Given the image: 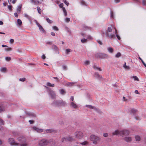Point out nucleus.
Here are the masks:
<instances>
[{
    "label": "nucleus",
    "instance_id": "1",
    "mask_svg": "<svg viewBox=\"0 0 146 146\" xmlns=\"http://www.w3.org/2000/svg\"><path fill=\"white\" fill-rule=\"evenodd\" d=\"M52 104L53 106L57 107L65 106L67 105L66 102L62 100H55L52 103Z\"/></svg>",
    "mask_w": 146,
    "mask_h": 146
},
{
    "label": "nucleus",
    "instance_id": "2",
    "mask_svg": "<svg viewBox=\"0 0 146 146\" xmlns=\"http://www.w3.org/2000/svg\"><path fill=\"white\" fill-rule=\"evenodd\" d=\"M90 139L95 145L97 144L101 140V138L100 137L93 135L90 136Z\"/></svg>",
    "mask_w": 146,
    "mask_h": 146
},
{
    "label": "nucleus",
    "instance_id": "3",
    "mask_svg": "<svg viewBox=\"0 0 146 146\" xmlns=\"http://www.w3.org/2000/svg\"><path fill=\"white\" fill-rule=\"evenodd\" d=\"M112 31V27L110 26L107 29L106 31L105 35L106 36L111 39L115 38V35L114 34H111L109 35L108 32H111Z\"/></svg>",
    "mask_w": 146,
    "mask_h": 146
},
{
    "label": "nucleus",
    "instance_id": "4",
    "mask_svg": "<svg viewBox=\"0 0 146 146\" xmlns=\"http://www.w3.org/2000/svg\"><path fill=\"white\" fill-rule=\"evenodd\" d=\"M95 56L97 58L104 59L107 58L108 55L107 54L104 53H98L95 54Z\"/></svg>",
    "mask_w": 146,
    "mask_h": 146
},
{
    "label": "nucleus",
    "instance_id": "5",
    "mask_svg": "<svg viewBox=\"0 0 146 146\" xmlns=\"http://www.w3.org/2000/svg\"><path fill=\"white\" fill-rule=\"evenodd\" d=\"M83 134L80 131H77L74 133V136L75 138L78 139H82L83 137Z\"/></svg>",
    "mask_w": 146,
    "mask_h": 146
},
{
    "label": "nucleus",
    "instance_id": "6",
    "mask_svg": "<svg viewBox=\"0 0 146 146\" xmlns=\"http://www.w3.org/2000/svg\"><path fill=\"white\" fill-rule=\"evenodd\" d=\"M48 144V140L47 139H42L40 141L38 145L40 146H44L47 145Z\"/></svg>",
    "mask_w": 146,
    "mask_h": 146
},
{
    "label": "nucleus",
    "instance_id": "7",
    "mask_svg": "<svg viewBox=\"0 0 146 146\" xmlns=\"http://www.w3.org/2000/svg\"><path fill=\"white\" fill-rule=\"evenodd\" d=\"M8 142L11 145H18L19 143H16L14 139L13 138H9L8 139Z\"/></svg>",
    "mask_w": 146,
    "mask_h": 146
},
{
    "label": "nucleus",
    "instance_id": "8",
    "mask_svg": "<svg viewBox=\"0 0 146 146\" xmlns=\"http://www.w3.org/2000/svg\"><path fill=\"white\" fill-rule=\"evenodd\" d=\"M129 132L128 130H124L120 131L121 135V136H127L129 134Z\"/></svg>",
    "mask_w": 146,
    "mask_h": 146
},
{
    "label": "nucleus",
    "instance_id": "9",
    "mask_svg": "<svg viewBox=\"0 0 146 146\" xmlns=\"http://www.w3.org/2000/svg\"><path fill=\"white\" fill-rule=\"evenodd\" d=\"M49 93L50 96L51 98L54 99L56 97V94L54 93V92L51 90H50L49 91Z\"/></svg>",
    "mask_w": 146,
    "mask_h": 146
},
{
    "label": "nucleus",
    "instance_id": "10",
    "mask_svg": "<svg viewBox=\"0 0 146 146\" xmlns=\"http://www.w3.org/2000/svg\"><path fill=\"white\" fill-rule=\"evenodd\" d=\"M52 49H53L56 52H57L58 54L59 53V52L58 51V48L56 45L54 44L52 45Z\"/></svg>",
    "mask_w": 146,
    "mask_h": 146
},
{
    "label": "nucleus",
    "instance_id": "11",
    "mask_svg": "<svg viewBox=\"0 0 146 146\" xmlns=\"http://www.w3.org/2000/svg\"><path fill=\"white\" fill-rule=\"evenodd\" d=\"M32 3L35 5H38L42 3V2L37 0H31Z\"/></svg>",
    "mask_w": 146,
    "mask_h": 146
},
{
    "label": "nucleus",
    "instance_id": "12",
    "mask_svg": "<svg viewBox=\"0 0 146 146\" xmlns=\"http://www.w3.org/2000/svg\"><path fill=\"white\" fill-rule=\"evenodd\" d=\"M86 106L89 108L90 109H94L96 111H98L99 110V109L91 105H86Z\"/></svg>",
    "mask_w": 146,
    "mask_h": 146
},
{
    "label": "nucleus",
    "instance_id": "13",
    "mask_svg": "<svg viewBox=\"0 0 146 146\" xmlns=\"http://www.w3.org/2000/svg\"><path fill=\"white\" fill-rule=\"evenodd\" d=\"M33 129L34 130L38 132H42L43 131L42 129H39L35 126H34L33 127Z\"/></svg>",
    "mask_w": 146,
    "mask_h": 146
},
{
    "label": "nucleus",
    "instance_id": "14",
    "mask_svg": "<svg viewBox=\"0 0 146 146\" xmlns=\"http://www.w3.org/2000/svg\"><path fill=\"white\" fill-rule=\"evenodd\" d=\"M22 7V4H21L17 7V11L18 13H21Z\"/></svg>",
    "mask_w": 146,
    "mask_h": 146
},
{
    "label": "nucleus",
    "instance_id": "15",
    "mask_svg": "<svg viewBox=\"0 0 146 146\" xmlns=\"http://www.w3.org/2000/svg\"><path fill=\"white\" fill-rule=\"evenodd\" d=\"M70 105L72 108H76L78 107V105L73 102L70 103Z\"/></svg>",
    "mask_w": 146,
    "mask_h": 146
},
{
    "label": "nucleus",
    "instance_id": "16",
    "mask_svg": "<svg viewBox=\"0 0 146 146\" xmlns=\"http://www.w3.org/2000/svg\"><path fill=\"white\" fill-rule=\"evenodd\" d=\"M124 140L127 142H129L132 141V139L131 137H124Z\"/></svg>",
    "mask_w": 146,
    "mask_h": 146
},
{
    "label": "nucleus",
    "instance_id": "17",
    "mask_svg": "<svg viewBox=\"0 0 146 146\" xmlns=\"http://www.w3.org/2000/svg\"><path fill=\"white\" fill-rule=\"evenodd\" d=\"M138 111L137 110L134 109H132L130 111L131 114H133V115H135V113L137 112Z\"/></svg>",
    "mask_w": 146,
    "mask_h": 146
},
{
    "label": "nucleus",
    "instance_id": "18",
    "mask_svg": "<svg viewBox=\"0 0 146 146\" xmlns=\"http://www.w3.org/2000/svg\"><path fill=\"white\" fill-rule=\"evenodd\" d=\"M94 76L98 79H100L102 78V77L98 73L96 72L94 74Z\"/></svg>",
    "mask_w": 146,
    "mask_h": 146
},
{
    "label": "nucleus",
    "instance_id": "19",
    "mask_svg": "<svg viewBox=\"0 0 146 146\" xmlns=\"http://www.w3.org/2000/svg\"><path fill=\"white\" fill-rule=\"evenodd\" d=\"M48 143H49L51 145L54 144L56 143V142L53 139H50L48 140Z\"/></svg>",
    "mask_w": 146,
    "mask_h": 146
},
{
    "label": "nucleus",
    "instance_id": "20",
    "mask_svg": "<svg viewBox=\"0 0 146 146\" xmlns=\"http://www.w3.org/2000/svg\"><path fill=\"white\" fill-rule=\"evenodd\" d=\"M112 134L113 135H121L120 131L117 130H116L114 132H113Z\"/></svg>",
    "mask_w": 146,
    "mask_h": 146
},
{
    "label": "nucleus",
    "instance_id": "21",
    "mask_svg": "<svg viewBox=\"0 0 146 146\" xmlns=\"http://www.w3.org/2000/svg\"><path fill=\"white\" fill-rule=\"evenodd\" d=\"M38 27H39V29L40 31H41L43 33H45V30L40 25L38 26Z\"/></svg>",
    "mask_w": 146,
    "mask_h": 146
},
{
    "label": "nucleus",
    "instance_id": "22",
    "mask_svg": "<svg viewBox=\"0 0 146 146\" xmlns=\"http://www.w3.org/2000/svg\"><path fill=\"white\" fill-rule=\"evenodd\" d=\"M76 83V82H68L66 84L67 86H73L74 84Z\"/></svg>",
    "mask_w": 146,
    "mask_h": 146
},
{
    "label": "nucleus",
    "instance_id": "23",
    "mask_svg": "<svg viewBox=\"0 0 146 146\" xmlns=\"http://www.w3.org/2000/svg\"><path fill=\"white\" fill-rule=\"evenodd\" d=\"M46 132L47 133H52V132H56V131L53 129H46Z\"/></svg>",
    "mask_w": 146,
    "mask_h": 146
},
{
    "label": "nucleus",
    "instance_id": "24",
    "mask_svg": "<svg viewBox=\"0 0 146 146\" xmlns=\"http://www.w3.org/2000/svg\"><path fill=\"white\" fill-rule=\"evenodd\" d=\"M47 85L48 86L51 87H54V84H51L49 82H48L47 83Z\"/></svg>",
    "mask_w": 146,
    "mask_h": 146
},
{
    "label": "nucleus",
    "instance_id": "25",
    "mask_svg": "<svg viewBox=\"0 0 146 146\" xmlns=\"http://www.w3.org/2000/svg\"><path fill=\"white\" fill-rule=\"evenodd\" d=\"M123 67L125 69L127 70H129L130 69V67L126 65V62H125L123 65Z\"/></svg>",
    "mask_w": 146,
    "mask_h": 146
},
{
    "label": "nucleus",
    "instance_id": "26",
    "mask_svg": "<svg viewBox=\"0 0 146 146\" xmlns=\"http://www.w3.org/2000/svg\"><path fill=\"white\" fill-rule=\"evenodd\" d=\"M46 20L49 23L51 24L53 23V21L51 20L49 18L46 17Z\"/></svg>",
    "mask_w": 146,
    "mask_h": 146
},
{
    "label": "nucleus",
    "instance_id": "27",
    "mask_svg": "<svg viewBox=\"0 0 146 146\" xmlns=\"http://www.w3.org/2000/svg\"><path fill=\"white\" fill-rule=\"evenodd\" d=\"M93 67L95 69H96L97 70H99L100 71H101L102 70L100 68L97 67L95 65H94L93 66Z\"/></svg>",
    "mask_w": 146,
    "mask_h": 146
},
{
    "label": "nucleus",
    "instance_id": "28",
    "mask_svg": "<svg viewBox=\"0 0 146 146\" xmlns=\"http://www.w3.org/2000/svg\"><path fill=\"white\" fill-rule=\"evenodd\" d=\"M108 51L110 53H112L113 52V49L111 47H108Z\"/></svg>",
    "mask_w": 146,
    "mask_h": 146
},
{
    "label": "nucleus",
    "instance_id": "29",
    "mask_svg": "<svg viewBox=\"0 0 146 146\" xmlns=\"http://www.w3.org/2000/svg\"><path fill=\"white\" fill-rule=\"evenodd\" d=\"M135 138L136 141H139L140 140V137L138 135L135 136Z\"/></svg>",
    "mask_w": 146,
    "mask_h": 146
},
{
    "label": "nucleus",
    "instance_id": "30",
    "mask_svg": "<svg viewBox=\"0 0 146 146\" xmlns=\"http://www.w3.org/2000/svg\"><path fill=\"white\" fill-rule=\"evenodd\" d=\"M17 23L18 24L19 26L21 25L22 24V21H21V20L20 19H17Z\"/></svg>",
    "mask_w": 146,
    "mask_h": 146
},
{
    "label": "nucleus",
    "instance_id": "31",
    "mask_svg": "<svg viewBox=\"0 0 146 146\" xmlns=\"http://www.w3.org/2000/svg\"><path fill=\"white\" fill-rule=\"evenodd\" d=\"M60 92L61 94L62 95H64L65 94L66 92L63 89H61L60 90Z\"/></svg>",
    "mask_w": 146,
    "mask_h": 146
},
{
    "label": "nucleus",
    "instance_id": "32",
    "mask_svg": "<svg viewBox=\"0 0 146 146\" xmlns=\"http://www.w3.org/2000/svg\"><path fill=\"white\" fill-rule=\"evenodd\" d=\"M66 141L67 140H68V141H71L73 140V139L72 138L70 137V136H68L66 138Z\"/></svg>",
    "mask_w": 146,
    "mask_h": 146
},
{
    "label": "nucleus",
    "instance_id": "33",
    "mask_svg": "<svg viewBox=\"0 0 146 146\" xmlns=\"http://www.w3.org/2000/svg\"><path fill=\"white\" fill-rule=\"evenodd\" d=\"M87 41V40L85 38H82L81 40V42L82 43L86 42Z\"/></svg>",
    "mask_w": 146,
    "mask_h": 146
},
{
    "label": "nucleus",
    "instance_id": "34",
    "mask_svg": "<svg viewBox=\"0 0 146 146\" xmlns=\"http://www.w3.org/2000/svg\"><path fill=\"white\" fill-rule=\"evenodd\" d=\"M37 9L38 11V12L40 14L41 13L42 11L40 7H37Z\"/></svg>",
    "mask_w": 146,
    "mask_h": 146
},
{
    "label": "nucleus",
    "instance_id": "35",
    "mask_svg": "<svg viewBox=\"0 0 146 146\" xmlns=\"http://www.w3.org/2000/svg\"><path fill=\"white\" fill-rule=\"evenodd\" d=\"M5 50L7 51H10L12 50V48L10 47L6 48H5Z\"/></svg>",
    "mask_w": 146,
    "mask_h": 146
},
{
    "label": "nucleus",
    "instance_id": "36",
    "mask_svg": "<svg viewBox=\"0 0 146 146\" xmlns=\"http://www.w3.org/2000/svg\"><path fill=\"white\" fill-rule=\"evenodd\" d=\"M121 54L119 52H118L116 55H115V57L116 58H118L120 57L121 56Z\"/></svg>",
    "mask_w": 146,
    "mask_h": 146
},
{
    "label": "nucleus",
    "instance_id": "37",
    "mask_svg": "<svg viewBox=\"0 0 146 146\" xmlns=\"http://www.w3.org/2000/svg\"><path fill=\"white\" fill-rule=\"evenodd\" d=\"M71 51V50L70 49H67L66 50V54H68Z\"/></svg>",
    "mask_w": 146,
    "mask_h": 146
},
{
    "label": "nucleus",
    "instance_id": "38",
    "mask_svg": "<svg viewBox=\"0 0 146 146\" xmlns=\"http://www.w3.org/2000/svg\"><path fill=\"white\" fill-rule=\"evenodd\" d=\"M6 69L5 68H1L0 70L2 72H5L6 71Z\"/></svg>",
    "mask_w": 146,
    "mask_h": 146
},
{
    "label": "nucleus",
    "instance_id": "39",
    "mask_svg": "<svg viewBox=\"0 0 146 146\" xmlns=\"http://www.w3.org/2000/svg\"><path fill=\"white\" fill-rule=\"evenodd\" d=\"M62 9H63V11L64 13V14L66 16L67 15V13L66 10L65 9V8L63 7L62 8Z\"/></svg>",
    "mask_w": 146,
    "mask_h": 146
},
{
    "label": "nucleus",
    "instance_id": "40",
    "mask_svg": "<svg viewBox=\"0 0 146 146\" xmlns=\"http://www.w3.org/2000/svg\"><path fill=\"white\" fill-rule=\"evenodd\" d=\"M12 6L11 5H8V9L10 11H12Z\"/></svg>",
    "mask_w": 146,
    "mask_h": 146
},
{
    "label": "nucleus",
    "instance_id": "41",
    "mask_svg": "<svg viewBox=\"0 0 146 146\" xmlns=\"http://www.w3.org/2000/svg\"><path fill=\"white\" fill-rule=\"evenodd\" d=\"M133 78L135 80H136L137 81H138L139 80V78H137V77L135 76H133Z\"/></svg>",
    "mask_w": 146,
    "mask_h": 146
},
{
    "label": "nucleus",
    "instance_id": "42",
    "mask_svg": "<svg viewBox=\"0 0 146 146\" xmlns=\"http://www.w3.org/2000/svg\"><path fill=\"white\" fill-rule=\"evenodd\" d=\"M52 28L53 29L55 30V31H58V27L56 26H54L52 27Z\"/></svg>",
    "mask_w": 146,
    "mask_h": 146
},
{
    "label": "nucleus",
    "instance_id": "43",
    "mask_svg": "<svg viewBox=\"0 0 146 146\" xmlns=\"http://www.w3.org/2000/svg\"><path fill=\"white\" fill-rule=\"evenodd\" d=\"M5 59L7 61H9L11 60V58L10 57H5Z\"/></svg>",
    "mask_w": 146,
    "mask_h": 146
},
{
    "label": "nucleus",
    "instance_id": "44",
    "mask_svg": "<svg viewBox=\"0 0 146 146\" xmlns=\"http://www.w3.org/2000/svg\"><path fill=\"white\" fill-rule=\"evenodd\" d=\"M18 140L19 141H21L22 142L24 140V139L20 137L18 138Z\"/></svg>",
    "mask_w": 146,
    "mask_h": 146
},
{
    "label": "nucleus",
    "instance_id": "45",
    "mask_svg": "<svg viewBox=\"0 0 146 146\" xmlns=\"http://www.w3.org/2000/svg\"><path fill=\"white\" fill-rule=\"evenodd\" d=\"M110 16L111 17L113 18V13L112 11H110Z\"/></svg>",
    "mask_w": 146,
    "mask_h": 146
},
{
    "label": "nucleus",
    "instance_id": "46",
    "mask_svg": "<svg viewBox=\"0 0 146 146\" xmlns=\"http://www.w3.org/2000/svg\"><path fill=\"white\" fill-rule=\"evenodd\" d=\"M4 110V108L2 106H0V112Z\"/></svg>",
    "mask_w": 146,
    "mask_h": 146
},
{
    "label": "nucleus",
    "instance_id": "47",
    "mask_svg": "<svg viewBox=\"0 0 146 146\" xmlns=\"http://www.w3.org/2000/svg\"><path fill=\"white\" fill-rule=\"evenodd\" d=\"M62 68L64 70H67V67L65 65H63L62 66Z\"/></svg>",
    "mask_w": 146,
    "mask_h": 146
},
{
    "label": "nucleus",
    "instance_id": "48",
    "mask_svg": "<svg viewBox=\"0 0 146 146\" xmlns=\"http://www.w3.org/2000/svg\"><path fill=\"white\" fill-rule=\"evenodd\" d=\"M88 143V142L87 141H84L83 142L81 143H80V144L82 145H86Z\"/></svg>",
    "mask_w": 146,
    "mask_h": 146
},
{
    "label": "nucleus",
    "instance_id": "49",
    "mask_svg": "<svg viewBox=\"0 0 146 146\" xmlns=\"http://www.w3.org/2000/svg\"><path fill=\"white\" fill-rule=\"evenodd\" d=\"M25 78H21L19 79V80L21 81L24 82L25 81Z\"/></svg>",
    "mask_w": 146,
    "mask_h": 146
},
{
    "label": "nucleus",
    "instance_id": "50",
    "mask_svg": "<svg viewBox=\"0 0 146 146\" xmlns=\"http://www.w3.org/2000/svg\"><path fill=\"white\" fill-rule=\"evenodd\" d=\"M64 2L67 6H68L69 4V3H68L66 0H64Z\"/></svg>",
    "mask_w": 146,
    "mask_h": 146
},
{
    "label": "nucleus",
    "instance_id": "51",
    "mask_svg": "<svg viewBox=\"0 0 146 146\" xmlns=\"http://www.w3.org/2000/svg\"><path fill=\"white\" fill-rule=\"evenodd\" d=\"M108 135V134L107 133H103V136L105 137H107Z\"/></svg>",
    "mask_w": 146,
    "mask_h": 146
},
{
    "label": "nucleus",
    "instance_id": "52",
    "mask_svg": "<svg viewBox=\"0 0 146 146\" xmlns=\"http://www.w3.org/2000/svg\"><path fill=\"white\" fill-rule=\"evenodd\" d=\"M4 121L0 118V123L1 125H3Z\"/></svg>",
    "mask_w": 146,
    "mask_h": 146
},
{
    "label": "nucleus",
    "instance_id": "53",
    "mask_svg": "<svg viewBox=\"0 0 146 146\" xmlns=\"http://www.w3.org/2000/svg\"><path fill=\"white\" fill-rule=\"evenodd\" d=\"M85 64L86 65H88L90 64V61L88 60H86L85 62Z\"/></svg>",
    "mask_w": 146,
    "mask_h": 146
},
{
    "label": "nucleus",
    "instance_id": "54",
    "mask_svg": "<svg viewBox=\"0 0 146 146\" xmlns=\"http://www.w3.org/2000/svg\"><path fill=\"white\" fill-rule=\"evenodd\" d=\"M64 140H65V141H66V138L64 137H63L62 138V139H61V141L62 142H63Z\"/></svg>",
    "mask_w": 146,
    "mask_h": 146
},
{
    "label": "nucleus",
    "instance_id": "55",
    "mask_svg": "<svg viewBox=\"0 0 146 146\" xmlns=\"http://www.w3.org/2000/svg\"><path fill=\"white\" fill-rule=\"evenodd\" d=\"M143 5H146V0H143Z\"/></svg>",
    "mask_w": 146,
    "mask_h": 146
},
{
    "label": "nucleus",
    "instance_id": "56",
    "mask_svg": "<svg viewBox=\"0 0 146 146\" xmlns=\"http://www.w3.org/2000/svg\"><path fill=\"white\" fill-rule=\"evenodd\" d=\"M53 78L54 79H56L57 82H59L60 81L59 79L57 77H54Z\"/></svg>",
    "mask_w": 146,
    "mask_h": 146
},
{
    "label": "nucleus",
    "instance_id": "57",
    "mask_svg": "<svg viewBox=\"0 0 146 146\" xmlns=\"http://www.w3.org/2000/svg\"><path fill=\"white\" fill-rule=\"evenodd\" d=\"M20 146H27V144L26 143H24L20 144Z\"/></svg>",
    "mask_w": 146,
    "mask_h": 146
},
{
    "label": "nucleus",
    "instance_id": "58",
    "mask_svg": "<svg viewBox=\"0 0 146 146\" xmlns=\"http://www.w3.org/2000/svg\"><path fill=\"white\" fill-rule=\"evenodd\" d=\"M24 17H25L27 18V19H30L29 16L26 14H24Z\"/></svg>",
    "mask_w": 146,
    "mask_h": 146
},
{
    "label": "nucleus",
    "instance_id": "59",
    "mask_svg": "<svg viewBox=\"0 0 146 146\" xmlns=\"http://www.w3.org/2000/svg\"><path fill=\"white\" fill-rule=\"evenodd\" d=\"M97 42L100 44V45L102 44V43L101 41L98 40H97Z\"/></svg>",
    "mask_w": 146,
    "mask_h": 146
},
{
    "label": "nucleus",
    "instance_id": "60",
    "mask_svg": "<svg viewBox=\"0 0 146 146\" xmlns=\"http://www.w3.org/2000/svg\"><path fill=\"white\" fill-rule=\"evenodd\" d=\"M67 22H68L70 21V18H67L65 20Z\"/></svg>",
    "mask_w": 146,
    "mask_h": 146
},
{
    "label": "nucleus",
    "instance_id": "61",
    "mask_svg": "<svg viewBox=\"0 0 146 146\" xmlns=\"http://www.w3.org/2000/svg\"><path fill=\"white\" fill-rule=\"evenodd\" d=\"M135 119L137 120L140 119L139 118L138 115H136L135 117Z\"/></svg>",
    "mask_w": 146,
    "mask_h": 146
},
{
    "label": "nucleus",
    "instance_id": "62",
    "mask_svg": "<svg viewBox=\"0 0 146 146\" xmlns=\"http://www.w3.org/2000/svg\"><path fill=\"white\" fill-rule=\"evenodd\" d=\"M43 59H45L46 58V56L44 54H43L41 57Z\"/></svg>",
    "mask_w": 146,
    "mask_h": 146
},
{
    "label": "nucleus",
    "instance_id": "63",
    "mask_svg": "<svg viewBox=\"0 0 146 146\" xmlns=\"http://www.w3.org/2000/svg\"><path fill=\"white\" fill-rule=\"evenodd\" d=\"M29 122L30 123V124H33L34 123V121L32 120H29Z\"/></svg>",
    "mask_w": 146,
    "mask_h": 146
},
{
    "label": "nucleus",
    "instance_id": "64",
    "mask_svg": "<svg viewBox=\"0 0 146 146\" xmlns=\"http://www.w3.org/2000/svg\"><path fill=\"white\" fill-rule=\"evenodd\" d=\"M35 21L36 25H37L38 27L40 25L38 23V22L36 20H35Z\"/></svg>",
    "mask_w": 146,
    "mask_h": 146
}]
</instances>
